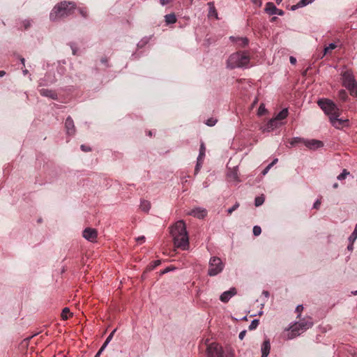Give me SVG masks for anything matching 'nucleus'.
I'll return each mask as SVG.
<instances>
[{
	"label": "nucleus",
	"instance_id": "2",
	"mask_svg": "<svg viewBox=\"0 0 357 357\" xmlns=\"http://www.w3.org/2000/svg\"><path fill=\"white\" fill-rule=\"evenodd\" d=\"M77 9L76 3L70 1H63L54 6L50 14L52 21H57L72 15Z\"/></svg>",
	"mask_w": 357,
	"mask_h": 357
},
{
	"label": "nucleus",
	"instance_id": "30",
	"mask_svg": "<svg viewBox=\"0 0 357 357\" xmlns=\"http://www.w3.org/2000/svg\"><path fill=\"white\" fill-rule=\"evenodd\" d=\"M264 200H265V199L263 195L258 196L255 199V205L256 206H259L264 204Z\"/></svg>",
	"mask_w": 357,
	"mask_h": 357
},
{
	"label": "nucleus",
	"instance_id": "13",
	"mask_svg": "<svg viewBox=\"0 0 357 357\" xmlns=\"http://www.w3.org/2000/svg\"><path fill=\"white\" fill-rule=\"evenodd\" d=\"M283 123L282 121H278L275 117L270 119L268 123L266 124L265 127L263 129L264 132H271L273 130L280 127Z\"/></svg>",
	"mask_w": 357,
	"mask_h": 357
},
{
	"label": "nucleus",
	"instance_id": "49",
	"mask_svg": "<svg viewBox=\"0 0 357 357\" xmlns=\"http://www.w3.org/2000/svg\"><path fill=\"white\" fill-rule=\"evenodd\" d=\"M105 348L101 347L94 357H99Z\"/></svg>",
	"mask_w": 357,
	"mask_h": 357
},
{
	"label": "nucleus",
	"instance_id": "37",
	"mask_svg": "<svg viewBox=\"0 0 357 357\" xmlns=\"http://www.w3.org/2000/svg\"><path fill=\"white\" fill-rule=\"evenodd\" d=\"M324 142L319 140L314 139V150L322 148Z\"/></svg>",
	"mask_w": 357,
	"mask_h": 357
},
{
	"label": "nucleus",
	"instance_id": "42",
	"mask_svg": "<svg viewBox=\"0 0 357 357\" xmlns=\"http://www.w3.org/2000/svg\"><path fill=\"white\" fill-rule=\"evenodd\" d=\"M201 165H202V160H197V165H196L195 169V172L196 174L199 172Z\"/></svg>",
	"mask_w": 357,
	"mask_h": 357
},
{
	"label": "nucleus",
	"instance_id": "53",
	"mask_svg": "<svg viewBox=\"0 0 357 357\" xmlns=\"http://www.w3.org/2000/svg\"><path fill=\"white\" fill-rule=\"evenodd\" d=\"M321 204V202L317 199L315 202H314V208H318Z\"/></svg>",
	"mask_w": 357,
	"mask_h": 357
},
{
	"label": "nucleus",
	"instance_id": "10",
	"mask_svg": "<svg viewBox=\"0 0 357 357\" xmlns=\"http://www.w3.org/2000/svg\"><path fill=\"white\" fill-rule=\"evenodd\" d=\"M290 147L294 146H305L308 149H312V140L305 139L302 137H293L289 140Z\"/></svg>",
	"mask_w": 357,
	"mask_h": 357
},
{
	"label": "nucleus",
	"instance_id": "40",
	"mask_svg": "<svg viewBox=\"0 0 357 357\" xmlns=\"http://www.w3.org/2000/svg\"><path fill=\"white\" fill-rule=\"evenodd\" d=\"M240 204L238 202H236L235 204L227 209V213L229 215L231 214L233 211H236L238 207H239Z\"/></svg>",
	"mask_w": 357,
	"mask_h": 357
},
{
	"label": "nucleus",
	"instance_id": "5",
	"mask_svg": "<svg viewBox=\"0 0 357 357\" xmlns=\"http://www.w3.org/2000/svg\"><path fill=\"white\" fill-rule=\"evenodd\" d=\"M317 104L329 119L331 116L340 113L338 107L331 100L321 98L317 101Z\"/></svg>",
	"mask_w": 357,
	"mask_h": 357
},
{
	"label": "nucleus",
	"instance_id": "50",
	"mask_svg": "<svg viewBox=\"0 0 357 357\" xmlns=\"http://www.w3.org/2000/svg\"><path fill=\"white\" fill-rule=\"evenodd\" d=\"M303 310V306L302 305H298L296 308V312L300 313Z\"/></svg>",
	"mask_w": 357,
	"mask_h": 357
},
{
	"label": "nucleus",
	"instance_id": "48",
	"mask_svg": "<svg viewBox=\"0 0 357 357\" xmlns=\"http://www.w3.org/2000/svg\"><path fill=\"white\" fill-rule=\"evenodd\" d=\"M357 238L356 237H354V236L352 235H350V236L349 237L348 240L349 241V243H351V244H354V241L356 240Z\"/></svg>",
	"mask_w": 357,
	"mask_h": 357
},
{
	"label": "nucleus",
	"instance_id": "18",
	"mask_svg": "<svg viewBox=\"0 0 357 357\" xmlns=\"http://www.w3.org/2000/svg\"><path fill=\"white\" fill-rule=\"evenodd\" d=\"M39 93L42 96L48 97L52 100L57 99V94L53 90L48 89H41L39 90Z\"/></svg>",
	"mask_w": 357,
	"mask_h": 357
},
{
	"label": "nucleus",
	"instance_id": "31",
	"mask_svg": "<svg viewBox=\"0 0 357 357\" xmlns=\"http://www.w3.org/2000/svg\"><path fill=\"white\" fill-rule=\"evenodd\" d=\"M338 97L342 101H345L347 99V93L345 90L342 89L338 92Z\"/></svg>",
	"mask_w": 357,
	"mask_h": 357
},
{
	"label": "nucleus",
	"instance_id": "44",
	"mask_svg": "<svg viewBox=\"0 0 357 357\" xmlns=\"http://www.w3.org/2000/svg\"><path fill=\"white\" fill-rule=\"evenodd\" d=\"M80 148L84 152H88V151H90L91 150L89 146H86L84 144L81 145Z\"/></svg>",
	"mask_w": 357,
	"mask_h": 357
},
{
	"label": "nucleus",
	"instance_id": "54",
	"mask_svg": "<svg viewBox=\"0 0 357 357\" xmlns=\"http://www.w3.org/2000/svg\"><path fill=\"white\" fill-rule=\"evenodd\" d=\"M172 0H160V3L161 5L165 6L168 4Z\"/></svg>",
	"mask_w": 357,
	"mask_h": 357
},
{
	"label": "nucleus",
	"instance_id": "41",
	"mask_svg": "<svg viewBox=\"0 0 357 357\" xmlns=\"http://www.w3.org/2000/svg\"><path fill=\"white\" fill-rule=\"evenodd\" d=\"M78 11L79 14L84 18H86L88 16L87 10L85 8H79Z\"/></svg>",
	"mask_w": 357,
	"mask_h": 357
},
{
	"label": "nucleus",
	"instance_id": "4",
	"mask_svg": "<svg viewBox=\"0 0 357 357\" xmlns=\"http://www.w3.org/2000/svg\"><path fill=\"white\" fill-rule=\"evenodd\" d=\"M342 85L347 88L351 96L357 97V82L353 73L347 70L342 73Z\"/></svg>",
	"mask_w": 357,
	"mask_h": 357
},
{
	"label": "nucleus",
	"instance_id": "33",
	"mask_svg": "<svg viewBox=\"0 0 357 357\" xmlns=\"http://www.w3.org/2000/svg\"><path fill=\"white\" fill-rule=\"evenodd\" d=\"M349 174V172L347 169H343L342 172L337 176V178L340 181L344 180Z\"/></svg>",
	"mask_w": 357,
	"mask_h": 357
},
{
	"label": "nucleus",
	"instance_id": "14",
	"mask_svg": "<svg viewBox=\"0 0 357 357\" xmlns=\"http://www.w3.org/2000/svg\"><path fill=\"white\" fill-rule=\"evenodd\" d=\"M65 128L66 133L68 135H73L76 132L74 121L70 116H68L65 121Z\"/></svg>",
	"mask_w": 357,
	"mask_h": 357
},
{
	"label": "nucleus",
	"instance_id": "47",
	"mask_svg": "<svg viewBox=\"0 0 357 357\" xmlns=\"http://www.w3.org/2000/svg\"><path fill=\"white\" fill-rule=\"evenodd\" d=\"M289 61L292 65H295L296 63V59L294 56H291L289 57Z\"/></svg>",
	"mask_w": 357,
	"mask_h": 357
},
{
	"label": "nucleus",
	"instance_id": "46",
	"mask_svg": "<svg viewBox=\"0 0 357 357\" xmlns=\"http://www.w3.org/2000/svg\"><path fill=\"white\" fill-rule=\"evenodd\" d=\"M245 334H246V331H245V330L242 331L239 333V335H238V337H239V339H240V340H243V339L244 338V337H245Z\"/></svg>",
	"mask_w": 357,
	"mask_h": 357
},
{
	"label": "nucleus",
	"instance_id": "17",
	"mask_svg": "<svg viewBox=\"0 0 357 357\" xmlns=\"http://www.w3.org/2000/svg\"><path fill=\"white\" fill-rule=\"evenodd\" d=\"M230 40L237 44L239 47H245L249 44V40L246 37H234L231 36Z\"/></svg>",
	"mask_w": 357,
	"mask_h": 357
},
{
	"label": "nucleus",
	"instance_id": "38",
	"mask_svg": "<svg viewBox=\"0 0 357 357\" xmlns=\"http://www.w3.org/2000/svg\"><path fill=\"white\" fill-rule=\"evenodd\" d=\"M252 231H253L254 236H257L261 234V229L259 226L255 225L253 227Z\"/></svg>",
	"mask_w": 357,
	"mask_h": 357
},
{
	"label": "nucleus",
	"instance_id": "12",
	"mask_svg": "<svg viewBox=\"0 0 357 357\" xmlns=\"http://www.w3.org/2000/svg\"><path fill=\"white\" fill-rule=\"evenodd\" d=\"M83 237L90 242H95L98 236V231L96 229L87 227L83 231Z\"/></svg>",
	"mask_w": 357,
	"mask_h": 357
},
{
	"label": "nucleus",
	"instance_id": "27",
	"mask_svg": "<svg viewBox=\"0 0 357 357\" xmlns=\"http://www.w3.org/2000/svg\"><path fill=\"white\" fill-rule=\"evenodd\" d=\"M206 147L204 142H202L200 144L199 153L197 158L198 160H202L203 158L205 156Z\"/></svg>",
	"mask_w": 357,
	"mask_h": 357
},
{
	"label": "nucleus",
	"instance_id": "52",
	"mask_svg": "<svg viewBox=\"0 0 357 357\" xmlns=\"http://www.w3.org/2000/svg\"><path fill=\"white\" fill-rule=\"evenodd\" d=\"M23 23H24V28L26 29H27L31 26V23L29 20H25Z\"/></svg>",
	"mask_w": 357,
	"mask_h": 357
},
{
	"label": "nucleus",
	"instance_id": "63",
	"mask_svg": "<svg viewBox=\"0 0 357 357\" xmlns=\"http://www.w3.org/2000/svg\"><path fill=\"white\" fill-rule=\"evenodd\" d=\"M309 69H310V67H308V68H307V69H306V70L303 73V76H305V75H306L307 72V70H308Z\"/></svg>",
	"mask_w": 357,
	"mask_h": 357
},
{
	"label": "nucleus",
	"instance_id": "35",
	"mask_svg": "<svg viewBox=\"0 0 357 357\" xmlns=\"http://www.w3.org/2000/svg\"><path fill=\"white\" fill-rule=\"evenodd\" d=\"M259 324V319L252 320L249 326V329L251 331L255 329L258 326Z\"/></svg>",
	"mask_w": 357,
	"mask_h": 357
},
{
	"label": "nucleus",
	"instance_id": "55",
	"mask_svg": "<svg viewBox=\"0 0 357 357\" xmlns=\"http://www.w3.org/2000/svg\"><path fill=\"white\" fill-rule=\"evenodd\" d=\"M351 235L354 236V237H356L357 238V224L356 225L354 230Z\"/></svg>",
	"mask_w": 357,
	"mask_h": 357
},
{
	"label": "nucleus",
	"instance_id": "7",
	"mask_svg": "<svg viewBox=\"0 0 357 357\" xmlns=\"http://www.w3.org/2000/svg\"><path fill=\"white\" fill-rule=\"evenodd\" d=\"M310 324L306 321L296 322L287 330V339H293L309 328Z\"/></svg>",
	"mask_w": 357,
	"mask_h": 357
},
{
	"label": "nucleus",
	"instance_id": "28",
	"mask_svg": "<svg viewBox=\"0 0 357 357\" xmlns=\"http://www.w3.org/2000/svg\"><path fill=\"white\" fill-rule=\"evenodd\" d=\"M161 264V260H155L152 261L146 268L147 271H151L155 269L157 266Z\"/></svg>",
	"mask_w": 357,
	"mask_h": 357
},
{
	"label": "nucleus",
	"instance_id": "16",
	"mask_svg": "<svg viewBox=\"0 0 357 357\" xmlns=\"http://www.w3.org/2000/svg\"><path fill=\"white\" fill-rule=\"evenodd\" d=\"M237 293L236 288L231 287L229 290L224 291L220 296V300L223 303H227L230 298Z\"/></svg>",
	"mask_w": 357,
	"mask_h": 357
},
{
	"label": "nucleus",
	"instance_id": "32",
	"mask_svg": "<svg viewBox=\"0 0 357 357\" xmlns=\"http://www.w3.org/2000/svg\"><path fill=\"white\" fill-rule=\"evenodd\" d=\"M68 314H70V310L68 307H65L62 310V312H61V317H62V319L63 320H66L68 319Z\"/></svg>",
	"mask_w": 357,
	"mask_h": 357
},
{
	"label": "nucleus",
	"instance_id": "61",
	"mask_svg": "<svg viewBox=\"0 0 357 357\" xmlns=\"http://www.w3.org/2000/svg\"><path fill=\"white\" fill-rule=\"evenodd\" d=\"M20 61L22 63V64L24 66L25 65V59L23 58V57H20Z\"/></svg>",
	"mask_w": 357,
	"mask_h": 357
},
{
	"label": "nucleus",
	"instance_id": "8",
	"mask_svg": "<svg viewBox=\"0 0 357 357\" xmlns=\"http://www.w3.org/2000/svg\"><path fill=\"white\" fill-rule=\"evenodd\" d=\"M224 267L225 264L220 258L212 257L208 263V275L209 276H215L223 271Z\"/></svg>",
	"mask_w": 357,
	"mask_h": 357
},
{
	"label": "nucleus",
	"instance_id": "22",
	"mask_svg": "<svg viewBox=\"0 0 357 357\" xmlns=\"http://www.w3.org/2000/svg\"><path fill=\"white\" fill-rule=\"evenodd\" d=\"M312 2V0H300L296 4L293 5L291 8V10H295L299 8L305 6Z\"/></svg>",
	"mask_w": 357,
	"mask_h": 357
},
{
	"label": "nucleus",
	"instance_id": "59",
	"mask_svg": "<svg viewBox=\"0 0 357 357\" xmlns=\"http://www.w3.org/2000/svg\"><path fill=\"white\" fill-rule=\"evenodd\" d=\"M101 62L104 64H106L107 63V58H102Z\"/></svg>",
	"mask_w": 357,
	"mask_h": 357
},
{
	"label": "nucleus",
	"instance_id": "64",
	"mask_svg": "<svg viewBox=\"0 0 357 357\" xmlns=\"http://www.w3.org/2000/svg\"><path fill=\"white\" fill-rule=\"evenodd\" d=\"M277 162H278V159H277V158H275V159H274V160H273V162H272L271 164H272V166H273V165L274 164H275Z\"/></svg>",
	"mask_w": 357,
	"mask_h": 357
},
{
	"label": "nucleus",
	"instance_id": "1",
	"mask_svg": "<svg viewBox=\"0 0 357 357\" xmlns=\"http://www.w3.org/2000/svg\"><path fill=\"white\" fill-rule=\"evenodd\" d=\"M170 234L173 238L176 248L182 250L189 249V238L186 230V225L183 220L177 221L170 227Z\"/></svg>",
	"mask_w": 357,
	"mask_h": 357
},
{
	"label": "nucleus",
	"instance_id": "26",
	"mask_svg": "<svg viewBox=\"0 0 357 357\" xmlns=\"http://www.w3.org/2000/svg\"><path fill=\"white\" fill-rule=\"evenodd\" d=\"M140 208L144 211H149L151 208V204L149 201L142 200L141 201Z\"/></svg>",
	"mask_w": 357,
	"mask_h": 357
},
{
	"label": "nucleus",
	"instance_id": "45",
	"mask_svg": "<svg viewBox=\"0 0 357 357\" xmlns=\"http://www.w3.org/2000/svg\"><path fill=\"white\" fill-rule=\"evenodd\" d=\"M272 167V164H269L262 172V174L263 175H265L266 174L268 173V172L269 171V169H271V167Z\"/></svg>",
	"mask_w": 357,
	"mask_h": 357
},
{
	"label": "nucleus",
	"instance_id": "39",
	"mask_svg": "<svg viewBox=\"0 0 357 357\" xmlns=\"http://www.w3.org/2000/svg\"><path fill=\"white\" fill-rule=\"evenodd\" d=\"M217 122V119L214 118H209L206 120V124L208 126H213L215 125Z\"/></svg>",
	"mask_w": 357,
	"mask_h": 357
},
{
	"label": "nucleus",
	"instance_id": "58",
	"mask_svg": "<svg viewBox=\"0 0 357 357\" xmlns=\"http://www.w3.org/2000/svg\"><path fill=\"white\" fill-rule=\"evenodd\" d=\"M276 14L278 15H282L284 14V11L282 10L278 9V10H277Z\"/></svg>",
	"mask_w": 357,
	"mask_h": 357
},
{
	"label": "nucleus",
	"instance_id": "20",
	"mask_svg": "<svg viewBox=\"0 0 357 357\" xmlns=\"http://www.w3.org/2000/svg\"><path fill=\"white\" fill-rule=\"evenodd\" d=\"M208 6V17H214L216 19H218V12L216 10V8L215 7V4L213 1H210L207 3Z\"/></svg>",
	"mask_w": 357,
	"mask_h": 357
},
{
	"label": "nucleus",
	"instance_id": "19",
	"mask_svg": "<svg viewBox=\"0 0 357 357\" xmlns=\"http://www.w3.org/2000/svg\"><path fill=\"white\" fill-rule=\"evenodd\" d=\"M271 343L269 339H266L261 347V357H267L270 353Z\"/></svg>",
	"mask_w": 357,
	"mask_h": 357
},
{
	"label": "nucleus",
	"instance_id": "56",
	"mask_svg": "<svg viewBox=\"0 0 357 357\" xmlns=\"http://www.w3.org/2000/svg\"><path fill=\"white\" fill-rule=\"evenodd\" d=\"M70 47H71V49H72L73 54L74 55H75V54H76V53H77V49H76V47H75L74 44L70 45Z\"/></svg>",
	"mask_w": 357,
	"mask_h": 357
},
{
	"label": "nucleus",
	"instance_id": "11",
	"mask_svg": "<svg viewBox=\"0 0 357 357\" xmlns=\"http://www.w3.org/2000/svg\"><path fill=\"white\" fill-rule=\"evenodd\" d=\"M340 113L331 116L329 121L331 125L337 129H342L349 126V120L347 119L340 118Z\"/></svg>",
	"mask_w": 357,
	"mask_h": 357
},
{
	"label": "nucleus",
	"instance_id": "34",
	"mask_svg": "<svg viewBox=\"0 0 357 357\" xmlns=\"http://www.w3.org/2000/svg\"><path fill=\"white\" fill-rule=\"evenodd\" d=\"M336 47H337V45L335 43H330L328 45V46H327L324 48V54H326L330 51L334 50Z\"/></svg>",
	"mask_w": 357,
	"mask_h": 357
},
{
	"label": "nucleus",
	"instance_id": "62",
	"mask_svg": "<svg viewBox=\"0 0 357 357\" xmlns=\"http://www.w3.org/2000/svg\"><path fill=\"white\" fill-rule=\"evenodd\" d=\"M6 75V72L3 70H0V77H3Z\"/></svg>",
	"mask_w": 357,
	"mask_h": 357
},
{
	"label": "nucleus",
	"instance_id": "21",
	"mask_svg": "<svg viewBox=\"0 0 357 357\" xmlns=\"http://www.w3.org/2000/svg\"><path fill=\"white\" fill-rule=\"evenodd\" d=\"M265 10L266 11L267 13L272 15L276 14L277 10H278V8H276L273 3L268 2L266 4Z\"/></svg>",
	"mask_w": 357,
	"mask_h": 357
},
{
	"label": "nucleus",
	"instance_id": "60",
	"mask_svg": "<svg viewBox=\"0 0 357 357\" xmlns=\"http://www.w3.org/2000/svg\"><path fill=\"white\" fill-rule=\"evenodd\" d=\"M262 294L267 298L269 296V293L267 291H264Z\"/></svg>",
	"mask_w": 357,
	"mask_h": 357
},
{
	"label": "nucleus",
	"instance_id": "51",
	"mask_svg": "<svg viewBox=\"0 0 357 357\" xmlns=\"http://www.w3.org/2000/svg\"><path fill=\"white\" fill-rule=\"evenodd\" d=\"M173 268H172L170 267H167L165 269H164L163 271H161L160 274L161 275L165 274V273H168L169 271H170Z\"/></svg>",
	"mask_w": 357,
	"mask_h": 357
},
{
	"label": "nucleus",
	"instance_id": "29",
	"mask_svg": "<svg viewBox=\"0 0 357 357\" xmlns=\"http://www.w3.org/2000/svg\"><path fill=\"white\" fill-rule=\"evenodd\" d=\"M116 331V329H114L111 333L107 336V337L106 338V340L105 341L104 344L102 345V347H103V348H106V347L107 346V344L110 342V341L112 340L115 332Z\"/></svg>",
	"mask_w": 357,
	"mask_h": 357
},
{
	"label": "nucleus",
	"instance_id": "57",
	"mask_svg": "<svg viewBox=\"0 0 357 357\" xmlns=\"http://www.w3.org/2000/svg\"><path fill=\"white\" fill-rule=\"evenodd\" d=\"M347 249L349 250V251H352L353 249H354V244H351V243H349L347 246Z\"/></svg>",
	"mask_w": 357,
	"mask_h": 357
},
{
	"label": "nucleus",
	"instance_id": "23",
	"mask_svg": "<svg viewBox=\"0 0 357 357\" xmlns=\"http://www.w3.org/2000/svg\"><path fill=\"white\" fill-rule=\"evenodd\" d=\"M288 109L287 108H284L282 109L275 116V118L277 119L278 121H282V120L285 119L288 116Z\"/></svg>",
	"mask_w": 357,
	"mask_h": 357
},
{
	"label": "nucleus",
	"instance_id": "25",
	"mask_svg": "<svg viewBox=\"0 0 357 357\" xmlns=\"http://www.w3.org/2000/svg\"><path fill=\"white\" fill-rule=\"evenodd\" d=\"M228 176L235 181L239 182L238 175L236 169H233L228 173Z\"/></svg>",
	"mask_w": 357,
	"mask_h": 357
},
{
	"label": "nucleus",
	"instance_id": "6",
	"mask_svg": "<svg viewBox=\"0 0 357 357\" xmlns=\"http://www.w3.org/2000/svg\"><path fill=\"white\" fill-rule=\"evenodd\" d=\"M310 324L306 321L296 322L287 330V339H293L309 328Z\"/></svg>",
	"mask_w": 357,
	"mask_h": 357
},
{
	"label": "nucleus",
	"instance_id": "15",
	"mask_svg": "<svg viewBox=\"0 0 357 357\" xmlns=\"http://www.w3.org/2000/svg\"><path fill=\"white\" fill-rule=\"evenodd\" d=\"M188 214L192 215L195 218L203 219L206 216L207 211L205 208L197 207L192 209L190 212L188 213Z\"/></svg>",
	"mask_w": 357,
	"mask_h": 357
},
{
	"label": "nucleus",
	"instance_id": "3",
	"mask_svg": "<svg viewBox=\"0 0 357 357\" xmlns=\"http://www.w3.org/2000/svg\"><path fill=\"white\" fill-rule=\"evenodd\" d=\"M250 58L245 52H237L231 54L227 61V68L234 69L248 66Z\"/></svg>",
	"mask_w": 357,
	"mask_h": 357
},
{
	"label": "nucleus",
	"instance_id": "43",
	"mask_svg": "<svg viewBox=\"0 0 357 357\" xmlns=\"http://www.w3.org/2000/svg\"><path fill=\"white\" fill-rule=\"evenodd\" d=\"M136 241L142 244L145 241V237L144 236H139L136 238Z\"/></svg>",
	"mask_w": 357,
	"mask_h": 357
},
{
	"label": "nucleus",
	"instance_id": "9",
	"mask_svg": "<svg viewBox=\"0 0 357 357\" xmlns=\"http://www.w3.org/2000/svg\"><path fill=\"white\" fill-rule=\"evenodd\" d=\"M208 357H224L222 347L217 343L210 344L206 349Z\"/></svg>",
	"mask_w": 357,
	"mask_h": 357
},
{
	"label": "nucleus",
	"instance_id": "36",
	"mask_svg": "<svg viewBox=\"0 0 357 357\" xmlns=\"http://www.w3.org/2000/svg\"><path fill=\"white\" fill-rule=\"evenodd\" d=\"M266 112L264 104L261 103L258 108V115L262 116Z\"/></svg>",
	"mask_w": 357,
	"mask_h": 357
},
{
	"label": "nucleus",
	"instance_id": "24",
	"mask_svg": "<svg viewBox=\"0 0 357 357\" xmlns=\"http://www.w3.org/2000/svg\"><path fill=\"white\" fill-rule=\"evenodd\" d=\"M165 18L167 24H174L176 22V17L174 13L167 14L165 16Z\"/></svg>",
	"mask_w": 357,
	"mask_h": 357
}]
</instances>
